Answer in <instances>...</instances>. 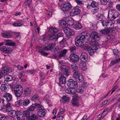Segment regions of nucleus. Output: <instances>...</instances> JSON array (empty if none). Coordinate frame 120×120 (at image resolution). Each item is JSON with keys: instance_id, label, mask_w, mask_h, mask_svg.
Here are the masks:
<instances>
[{"instance_id": "f257e3e1", "label": "nucleus", "mask_w": 120, "mask_h": 120, "mask_svg": "<svg viewBox=\"0 0 120 120\" xmlns=\"http://www.w3.org/2000/svg\"><path fill=\"white\" fill-rule=\"evenodd\" d=\"M83 33L80 34L77 36L75 39V44L77 46H80L82 45H83L84 42L86 35H83Z\"/></svg>"}, {"instance_id": "f03ea898", "label": "nucleus", "mask_w": 120, "mask_h": 120, "mask_svg": "<svg viewBox=\"0 0 120 120\" xmlns=\"http://www.w3.org/2000/svg\"><path fill=\"white\" fill-rule=\"evenodd\" d=\"M116 17L113 16L111 17V19L108 21H105L103 20L102 22V24L103 26H106V27L114 26L115 22L114 20L115 19Z\"/></svg>"}, {"instance_id": "7ed1b4c3", "label": "nucleus", "mask_w": 120, "mask_h": 120, "mask_svg": "<svg viewBox=\"0 0 120 120\" xmlns=\"http://www.w3.org/2000/svg\"><path fill=\"white\" fill-rule=\"evenodd\" d=\"M23 90L22 86L19 85L16 86L14 88V92L16 96L19 97L22 94Z\"/></svg>"}, {"instance_id": "20e7f679", "label": "nucleus", "mask_w": 120, "mask_h": 120, "mask_svg": "<svg viewBox=\"0 0 120 120\" xmlns=\"http://www.w3.org/2000/svg\"><path fill=\"white\" fill-rule=\"evenodd\" d=\"M72 6L69 2H65L62 4L61 6V9L64 11L66 12L71 9Z\"/></svg>"}, {"instance_id": "39448f33", "label": "nucleus", "mask_w": 120, "mask_h": 120, "mask_svg": "<svg viewBox=\"0 0 120 120\" xmlns=\"http://www.w3.org/2000/svg\"><path fill=\"white\" fill-rule=\"evenodd\" d=\"M59 69L63 71V74L66 76H68L69 72L68 68L64 65L60 64L58 67Z\"/></svg>"}, {"instance_id": "423d86ee", "label": "nucleus", "mask_w": 120, "mask_h": 120, "mask_svg": "<svg viewBox=\"0 0 120 120\" xmlns=\"http://www.w3.org/2000/svg\"><path fill=\"white\" fill-rule=\"evenodd\" d=\"M73 76L74 78L79 82H82L83 80V76L78 72H74Z\"/></svg>"}, {"instance_id": "0eeeda50", "label": "nucleus", "mask_w": 120, "mask_h": 120, "mask_svg": "<svg viewBox=\"0 0 120 120\" xmlns=\"http://www.w3.org/2000/svg\"><path fill=\"white\" fill-rule=\"evenodd\" d=\"M90 37L91 38L95 41H98L100 39V36L98 35V33L95 31L92 32L90 34Z\"/></svg>"}, {"instance_id": "6e6552de", "label": "nucleus", "mask_w": 120, "mask_h": 120, "mask_svg": "<svg viewBox=\"0 0 120 120\" xmlns=\"http://www.w3.org/2000/svg\"><path fill=\"white\" fill-rule=\"evenodd\" d=\"M64 33L68 36L73 35L75 34V32L69 28H65L64 30Z\"/></svg>"}, {"instance_id": "1a4fd4ad", "label": "nucleus", "mask_w": 120, "mask_h": 120, "mask_svg": "<svg viewBox=\"0 0 120 120\" xmlns=\"http://www.w3.org/2000/svg\"><path fill=\"white\" fill-rule=\"evenodd\" d=\"M70 59L74 62H76L79 60V57L78 56L74 54H71L69 57Z\"/></svg>"}, {"instance_id": "9d476101", "label": "nucleus", "mask_w": 120, "mask_h": 120, "mask_svg": "<svg viewBox=\"0 0 120 120\" xmlns=\"http://www.w3.org/2000/svg\"><path fill=\"white\" fill-rule=\"evenodd\" d=\"M11 50V48L10 46L8 45L5 46H3L0 48V50L2 52H6L8 53Z\"/></svg>"}, {"instance_id": "9b49d317", "label": "nucleus", "mask_w": 120, "mask_h": 120, "mask_svg": "<svg viewBox=\"0 0 120 120\" xmlns=\"http://www.w3.org/2000/svg\"><path fill=\"white\" fill-rule=\"evenodd\" d=\"M3 97L6 99L7 101H10L12 99L11 95L9 93L7 92H5L3 93Z\"/></svg>"}, {"instance_id": "f8f14e48", "label": "nucleus", "mask_w": 120, "mask_h": 120, "mask_svg": "<svg viewBox=\"0 0 120 120\" xmlns=\"http://www.w3.org/2000/svg\"><path fill=\"white\" fill-rule=\"evenodd\" d=\"M55 45L56 43H52L51 44H49L47 46H46L45 48L43 49L46 51H48L51 50L53 48Z\"/></svg>"}, {"instance_id": "ddd939ff", "label": "nucleus", "mask_w": 120, "mask_h": 120, "mask_svg": "<svg viewBox=\"0 0 120 120\" xmlns=\"http://www.w3.org/2000/svg\"><path fill=\"white\" fill-rule=\"evenodd\" d=\"M46 113V110L45 109H42L38 111V114L39 116L43 117L45 116Z\"/></svg>"}, {"instance_id": "4468645a", "label": "nucleus", "mask_w": 120, "mask_h": 120, "mask_svg": "<svg viewBox=\"0 0 120 120\" xmlns=\"http://www.w3.org/2000/svg\"><path fill=\"white\" fill-rule=\"evenodd\" d=\"M59 85L65 84L66 82V78L63 75H62L59 78Z\"/></svg>"}, {"instance_id": "2eb2a0df", "label": "nucleus", "mask_w": 120, "mask_h": 120, "mask_svg": "<svg viewBox=\"0 0 120 120\" xmlns=\"http://www.w3.org/2000/svg\"><path fill=\"white\" fill-rule=\"evenodd\" d=\"M68 50L64 49L60 52L58 54V57L61 58V57H64L66 55Z\"/></svg>"}, {"instance_id": "dca6fc26", "label": "nucleus", "mask_w": 120, "mask_h": 120, "mask_svg": "<svg viewBox=\"0 0 120 120\" xmlns=\"http://www.w3.org/2000/svg\"><path fill=\"white\" fill-rule=\"evenodd\" d=\"M58 29L55 27H52L49 29V31L52 33L50 35V37L51 38L58 31Z\"/></svg>"}, {"instance_id": "f3484780", "label": "nucleus", "mask_w": 120, "mask_h": 120, "mask_svg": "<svg viewBox=\"0 0 120 120\" xmlns=\"http://www.w3.org/2000/svg\"><path fill=\"white\" fill-rule=\"evenodd\" d=\"M80 10L78 7H75L73 9L71 12V14H74V15H77L79 14Z\"/></svg>"}, {"instance_id": "a211bd4d", "label": "nucleus", "mask_w": 120, "mask_h": 120, "mask_svg": "<svg viewBox=\"0 0 120 120\" xmlns=\"http://www.w3.org/2000/svg\"><path fill=\"white\" fill-rule=\"evenodd\" d=\"M77 84V83L76 82L74 81L72 79H70L68 81L67 85L68 86H72L76 85Z\"/></svg>"}, {"instance_id": "6ab92c4d", "label": "nucleus", "mask_w": 120, "mask_h": 120, "mask_svg": "<svg viewBox=\"0 0 120 120\" xmlns=\"http://www.w3.org/2000/svg\"><path fill=\"white\" fill-rule=\"evenodd\" d=\"M12 33L11 32H7L2 33V37L4 38H10L11 37L12 35Z\"/></svg>"}, {"instance_id": "aec40b11", "label": "nucleus", "mask_w": 120, "mask_h": 120, "mask_svg": "<svg viewBox=\"0 0 120 120\" xmlns=\"http://www.w3.org/2000/svg\"><path fill=\"white\" fill-rule=\"evenodd\" d=\"M91 44L95 50H97L99 48L98 44L96 41H92L91 42Z\"/></svg>"}, {"instance_id": "412c9836", "label": "nucleus", "mask_w": 120, "mask_h": 120, "mask_svg": "<svg viewBox=\"0 0 120 120\" xmlns=\"http://www.w3.org/2000/svg\"><path fill=\"white\" fill-rule=\"evenodd\" d=\"M13 105L10 103H8L5 105L6 111L7 112L10 111L12 109Z\"/></svg>"}, {"instance_id": "4be33fe9", "label": "nucleus", "mask_w": 120, "mask_h": 120, "mask_svg": "<svg viewBox=\"0 0 120 120\" xmlns=\"http://www.w3.org/2000/svg\"><path fill=\"white\" fill-rule=\"evenodd\" d=\"M62 28H63V30L65 28H67L66 27L68 25L67 22V21H61L60 24L59 25Z\"/></svg>"}, {"instance_id": "5701e85b", "label": "nucleus", "mask_w": 120, "mask_h": 120, "mask_svg": "<svg viewBox=\"0 0 120 120\" xmlns=\"http://www.w3.org/2000/svg\"><path fill=\"white\" fill-rule=\"evenodd\" d=\"M70 100V98L66 96H63L61 99V100L64 103L68 102Z\"/></svg>"}, {"instance_id": "b1692460", "label": "nucleus", "mask_w": 120, "mask_h": 120, "mask_svg": "<svg viewBox=\"0 0 120 120\" xmlns=\"http://www.w3.org/2000/svg\"><path fill=\"white\" fill-rule=\"evenodd\" d=\"M22 24V22L20 20H17L16 22L13 24V25L14 26L18 27L21 26Z\"/></svg>"}, {"instance_id": "393cba45", "label": "nucleus", "mask_w": 120, "mask_h": 120, "mask_svg": "<svg viewBox=\"0 0 120 120\" xmlns=\"http://www.w3.org/2000/svg\"><path fill=\"white\" fill-rule=\"evenodd\" d=\"M83 87L82 85H79L77 86V91L78 92L80 93H82L84 92Z\"/></svg>"}, {"instance_id": "a878e982", "label": "nucleus", "mask_w": 120, "mask_h": 120, "mask_svg": "<svg viewBox=\"0 0 120 120\" xmlns=\"http://www.w3.org/2000/svg\"><path fill=\"white\" fill-rule=\"evenodd\" d=\"M25 94L27 95H30L31 93V89L27 87L25 88L24 90Z\"/></svg>"}, {"instance_id": "bb28decb", "label": "nucleus", "mask_w": 120, "mask_h": 120, "mask_svg": "<svg viewBox=\"0 0 120 120\" xmlns=\"http://www.w3.org/2000/svg\"><path fill=\"white\" fill-rule=\"evenodd\" d=\"M38 116H37L34 114H33L28 118L29 120H36L37 119Z\"/></svg>"}, {"instance_id": "cd10ccee", "label": "nucleus", "mask_w": 120, "mask_h": 120, "mask_svg": "<svg viewBox=\"0 0 120 120\" xmlns=\"http://www.w3.org/2000/svg\"><path fill=\"white\" fill-rule=\"evenodd\" d=\"M81 24L79 22H77L74 26V27L76 30H79L82 28Z\"/></svg>"}, {"instance_id": "c85d7f7f", "label": "nucleus", "mask_w": 120, "mask_h": 120, "mask_svg": "<svg viewBox=\"0 0 120 120\" xmlns=\"http://www.w3.org/2000/svg\"><path fill=\"white\" fill-rule=\"evenodd\" d=\"M8 114L11 117H14L15 116L16 112L15 110H11L10 111H8Z\"/></svg>"}, {"instance_id": "c756f323", "label": "nucleus", "mask_w": 120, "mask_h": 120, "mask_svg": "<svg viewBox=\"0 0 120 120\" xmlns=\"http://www.w3.org/2000/svg\"><path fill=\"white\" fill-rule=\"evenodd\" d=\"M81 57L83 60L86 61L87 60L88 56L87 54L85 53H82L81 56Z\"/></svg>"}, {"instance_id": "7c9ffc66", "label": "nucleus", "mask_w": 120, "mask_h": 120, "mask_svg": "<svg viewBox=\"0 0 120 120\" xmlns=\"http://www.w3.org/2000/svg\"><path fill=\"white\" fill-rule=\"evenodd\" d=\"M6 80H5V82L6 83V82L12 80L13 79V77L11 75H7L5 76Z\"/></svg>"}, {"instance_id": "2f4dec72", "label": "nucleus", "mask_w": 120, "mask_h": 120, "mask_svg": "<svg viewBox=\"0 0 120 120\" xmlns=\"http://www.w3.org/2000/svg\"><path fill=\"white\" fill-rule=\"evenodd\" d=\"M8 86L4 84H2L1 85L0 88L1 90L4 91L5 92H7L8 90V88H7Z\"/></svg>"}, {"instance_id": "473e14b6", "label": "nucleus", "mask_w": 120, "mask_h": 120, "mask_svg": "<svg viewBox=\"0 0 120 120\" xmlns=\"http://www.w3.org/2000/svg\"><path fill=\"white\" fill-rule=\"evenodd\" d=\"M109 30L108 29H105L102 30H100L99 31L102 34H106L109 33Z\"/></svg>"}, {"instance_id": "72a5a7b5", "label": "nucleus", "mask_w": 120, "mask_h": 120, "mask_svg": "<svg viewBox=\"0 0 120 120\" xmlns=\"http://www.w3.org/2000/svg\"><path fill=\"white\" fill-rule=\"evenodd\" d=\"M30 103V100L27 99H25L23 102V105L24 106H26Z\"/></svg>"}, {"instance_id": "f704fd0d", "label": "nucleus", "mask_w": 120, "mask_h": 120, "mask_svg": "<svg viewBox=\"0 0 120 120\" xmlns=\"http://www.w3.org/2000/svg\"><path fill=\"white\" fill-rule=\"evenodd\" d=\"M99 10V8L98 7H96L92 8L91 10V12L93 14H94L97 13Z\"/></svg>"}, {"instance_id": "c9c22d12", "label": "nucleus", "mask_w": 120, "mask_h": 120, "mask_svg": "<svg viewBox=\"0 0 120 120\" xmlns=\"http://www.w3.org/2000/svg\"><path fill=\"white\" fill-rule=\"evenodd\" d=\"M114 11L113 10H109L108 11V17L109 18V19L110 18V17H109V16L111 15V16H110V17H111L112 16H113L114 17H115V16H114V13L113 12Z\"/></svg>"}, {"instance_id": "e433bc0d", "label": "nucleus", "mask_w": 120, "mask_h": 120, "mask_svg": "<svg viewBox=\"0 0 120 120\" xmlns=\"http://www.w3.org/2000/svg\"><path fill=\"white\" fill-rule=\"evenodd\" d=\"M15 111L16 112H15V116H16V118L23 114L22 112L20 111L16 110H15Z\"/></svg>"}, {"instance_id": "4c0bfd02", "label": "nucleus", "mask_w": 120, "mask_h": 120, "mask_svg": "<svg viewBox=\"0 0 120 120\" xmlns=\"http://www.w3.org/2000/svg\"><path fill=\"white\" fill-rule=\"evenodd\" d=\"M71 68L74 71H76L77 70L78 67L75 64H73L71 65Z\"/></svg>"}, {"instance_id": "58836bf2", "label": "nucleus", "mask_w": 120, "mask_h": 120, "mask_svg": "<svg viewBox=\"0 0 120 120\" xmlns=\"http://www.w3.org/2000/svg\"><path fill=\"white\" fill-rule=\"evenodd\" d=\"M120 61V59L119 58L116 59H115L112 61L111 63L112 65H114L115 64L118 63Z\"/></svg>"}, {"instance_id": "ea45409f", "label": "nucleus", "mask_w": 120, "mask_h": 120, "mask_svg": "<svg viewBox=\"0 0 120 120\" xmlns=\"http://www.w3.org/2000/svg\"><path fill=\"white\" fill-rule=\"evenodd\" d=\"M71 104L74 106H78L79 105V102L77 101L73 100L71 101Z\"/></svg>"}, {"instance_id": "a19ab883", "label": "nucleus", "mask_w": 120, "mask_h": 120, "mask_svg": "<svg viewBox=\"0 0 120 120\" xmlns=\"http://www.w3.org/2000/svg\"><path fill=\"white\" fill-rule=\"evenodd\" d=\"M9 71V69L6 67H5L3 69L1 72L3 74H6Z\"/></svg>"}, {"instance_id": "79ce46f5", "label": "nucleus", "mask_w": 120, "mask_h": 120, "mask_svg": "<svg viewBox=\"0 0 120 120\" xmlns=\"http://www.w3.org/2000/svg\"><path fill=\"white\" fill-rule=\"evenodd\" d=\"M87 50L90 55H92L94 53V50L91 48L89 47L87 49Z\"/></svg>"}, {"instance_id": "37998d69", "label": "nucleus", "mask_w": 120, "mask_h": 120, "mask_svg": "<svg viewBox=\"0 0 120 120\" xmlns=\"http://www.w3.org/2000/svg\"><path fill=\"white\" fill-rule=\"evenodd\" d=\"M35 108L38 109L39 110L42 109L43 106L41 105L38 104H35Z\"/></svg>"}, {"instance_id": "c03bdc74", "label": "nucleus", "mask_w": 120, "mask_h": 120, "mask_svg": "<svg viewBox=\"0 0 120 120\" xmlns=\"http://www.w3.org/2000/svg\"><path fill=\"white\" fill-rule=\"evenodd\" d=\"M30 111L29 110H26L24 112V114L25 115V116L27 117V119L28 120V118L30 116Z\"/></svg>"}, {"instance_id": "a18cd8bd", "label": "nucleus", "mask_w": 120, "mask_h": 120, "mask_svg": "<svg viewBox=\"0 0 120 120\" xmlns=\"http://www.w3.org/2000/svg\"><path fill=\"white\" fill-rule=\"evenodd\" d=\"M71 20H68L67 21V24L70 26L72 25L74 23V21L71 19Z\"/></svg>"}, {"instance_id": "49530a36", "label": "nucleus", "mask_w": 120, "mask_h": 120, "mask_svg": "<svg viewBox=\"0 0 120 120\" xmlns=\"http://www.w3.org/2000/svg\"><path fill=\"white\" fill-rule=\"evenodd\" d=\"M39 99V97L37 95H34L33 96L32 98V100L34 101L38 100Z\"/></svg>"}, {"instance_id": "de8ad7c7", "label": "nucleus", "mask_w": 120, "mask_h": 120, "mask_svg": "<svg viewBox=\"0 0 120 120\" xmlns=\"http://www.w3.org/2000/svg\"><path fill=\"white\" fill-rule=\"evenodd\" d=\"M91 5L92 8L98 7L97 3L94 1H93L91 2Z\"/></svg>"}, {"instance_id": "09e8293b", "label": "nucleus", "mask_w": 120, "mask_h": 120, "mask_svg": "<svg viewBox=\"0 0 120 120\" xmlns=\"http://www.w3.org/2000/svg\"><path fill=\"white\" fill-rule=\"evenodd\" d=\"M16 118L18 120H24L25 117L22 114Z\"/></svg>"}, {"instance_id": "8fccbe9b", "label": "nucleus", "mask_w": 120, "mask_h": 120, "mask_svg": "<svg viewBox=\"0 0 120 120\" xmlns=\"http://www.w3.org/2000/svg\"><path fill=\"white\" fill-rule=\"evenodd\" d=\"M70 94H74L76 91L75 89L74 88H70Z\"/></svg>"}, {"instance_id": "3c124183", "label": "nucleus", "mask_w": 120, "mask_h": 120, "mask_svg": "<svg viewBox=\"0 0 120 120\" xmlns=\"http://www.w3.org/2000/svg\"><path fill=\"white\" fill-rule=\"evenodd\" d=\"M27 73H29L30 74H33L36 73V71L35 70H29L26 71Z\"/></svg>"}, {"instance_id": "603ef678", "label": "nucleus", "mask_w": 120, "mask_h": 120, "mask_svg": "<svg viewBox=\"0 0 120 120\" xmlns=\"http://www.w3.org/2000/svg\"><path fill=\"white\" fill-rule=\"evenodd\" d=\"M35 107V104L33 105H32L30 106L28 108V110L30 111L33 110L34 108Z\"/></svg>"}, {"instance_id": "864d4df0", "label": "nucleus", "mask_w": 120, "mask_h": 120, "mask_svg": "<svg viewBox=\"0 0 120 120\" xmlns=\"http://www.w3.org/2000/svg\"><path fill=\"white\" fill-rule=\"evenodd\" d=\"M39 51L40 52L42 53L43 55L47 56L48 55V54L47 53L45 52L42 49L39 50Z\"/></svg>"}, {"instance_id": "5fc2aeb1", "label": "nucleus", "mask_w": 120, "mask_h": 120, "mask_svg": "<svg viewBox=\"0 0 120 120\" xmlns=\"http://www.w3.org/2000/svg\"><path fill=\"white\" fill-rule=\"evenodd\" d=\"M49 95L48 94H46L45 95V96L44 98V99L45 100L47 103L49 101Z\"/></svg>"}, {"instance_id": "6e6d98bb", "label": "nucleus", "mask_w": 120, "mask_h": 120, "mask_svg": "<svg viewBox=\"0 0 120 120\" xmlns=\"http://www.w3.org/2000/svg\"><path fill=\"white\" fill-rule=\"evenodd\" d=\"M76 47L75 46H71L70 47V49L71 51L74 52L76 50Z\"/></svg>"}, {"instance_id": "4d7b16f0", "label": "nucleus", "mask_w": 120, "mask_h": 120, "mask_svg": "<svg viewBox=\"0 0 120 120\" xmlns=\"http://www.w3.org/2000/svg\"><path fill=\"white\" fill-rule=\"evenodd\" d=\"M112 27L111 28L109 27V28H107L109 30V33L110 32H113V30H114L115 28L114 27L112 26H111Z\"/></svg>"}, {"instance_id": "13d9d810", "label": "nucleus", "mask_w": 120, "mask_h": 120, "mask_svg": "<svg viewBox=\"0 0 120 120\" xmlns=\"http://www.w3.org/2000/svg\"><path fill=\"white\" fill-rule=\"evenodd\" d=\"M98 19L100 21L103 18V15L102 14H100L98 16Z\"/></svg>"}, {"instance_id": "bf43d9fd", "label": "nucleus", "mask_w": 120, "mask_h": 120, "mask_svg": "<svg viewBox=\"0 0 120 120\" xmlns=\"http://www.w3.org/2000/svg\"><path fill=\"white\" fill-rule=\"evenodd\" d=\"M8 45L9 46H15V43L14 42H8Z\"/></svg>"}, {"instance_id": "052dcab7", "label": "nucleus", "mask_w": 120, "mask_h": 120, "mask_svg": "<svg viewBox=\"0 0 120 120\" xmlns=\"http://www.w3.org/2000/svg\"><path fill=\"white\" fill-rule=\"evenodd\" d=\"M8 120V117L5 116H1L0 118V120Z\"/></svg>"}, {"instance_id": "680f3d73", "label": "nucleus", "mask_w": 120, "mask_h": 120, "mask_svg": "<svg viewBox=\"0 0 120 120\" xmlns=\"http://www.w3.org/2000/svg\"><path fill=\"white\" fill-rule=\"evenodd\" d=\"M82 69L83 71H85L87 69L86 64H84L82 66Z\"/></svg>"}, {"instance_id": "e2e57ef3", "label": "nucleus", "mask_w": 120, "mask_h": 120, "mask_svg": "<svg viewBox=\"0 0 120 120\" xmlns=\"http://www.w3.org/2000/svg\"><path fill=\"white\" fill-rule=\"evenodd\" d=\"M16 67L18 69L20 70H23L24 68V67H23L19 65H17Z\"/></svg>"}, {"instance_id": "0e129e2a", "label": "nucleus", "mask_w": 120, "mask_h": 120, "mask_svg": "<svg viewBox=\"0 0 120 120\" xmlns=\"http://www.w3.org/2000/svg\"><path fill=\"white\" fill-rule=\"evenodd\" d=\"M63 36L62 34L61 33H58L56 35V37L57 36V38H59L60 37H62Z\"/></svg>"}, {"instance_id": "69168bd1", "label": "nucleus", "mask_w": 120, "mask_h": 120, "mask_svg": "<svg viewBox=\"0 0 120 120\" xmlns=\"http://www.w3.org/2000/svg\"><path fill=\"white\" fill-rule=\"evenodd\" d=\"M109 38H110L111 39H113L115 38V36L113 35H109Z\"/></svg>"}, {"instance_id": "338daca9", "label": "nucleus", "mask_w": 120, "mask_h": 120, "mask_svg": "<svg viewBox=\"0 0 120 120\" xmlns=\"http://www.w3.org/2000/svg\"><path fill=\"white\" fill-rule=\"evenodd\" d=\"M113 52L114 54H116L118 53V50L116 49H114L113 50Z\"/></svg>"}, {"instance_id": "774afa93", "label": "nucleus", "mask_w": 120, "mask_h": 120, "mask_svg": "<svg viewBox=\"0 0 120 120\" xmlns=\"http://www.w3.org/2000/svg\"><path fill=\"white\" fill-rule=\"evenodd\" d=\"M116 9L120 12V4H118L116 5Z\"/></svg>"}]
</instances>
